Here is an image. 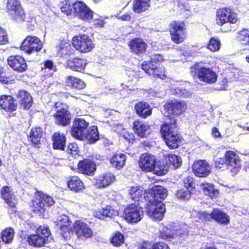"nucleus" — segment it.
<instances>
[{
	"mask_svg": "<svg viewBox=\"0 0 249 249\" xmlns=\"http://www.w3.org/2000/svg\"><path fill=\"white\" fill-rule=\"evenodd\" d=\"M170 122H166L161 126L160 131L167 146L171 149L178 147L181 141L179 136L175 131L177 127L174 118L167 116Z\"/></svg>",
	"mask_w": 249,
	"mask_h": 249,
	"instance_id": "f257e3e1",
	"label": "nucleus"
},
{
	"mask_svg": "<svg viewBox=\"0 0 249 249\" xmlns=\"http://www.w3.org/2000/svg\"><path fill=\"white\" fill-rule=\"evenodd\" d=\"M192 69L195 70L196 75L200 81L211 84L217 81V74L210 68L202 67L197 64L193 66Z\"/></svg>",
	"mask_w": 249,
	"mask_h": 249,
	"instance_id": "f03ea898",
	"label": "nucleus"
},
{
	"mask_svg": "<svg viewBox=\"0 0 249 249\" xmlns=\"http://www.w3.org/2000/svg\"><path fill=\"white\" fill-rule=\"evenodd\" d=\"M142 208L136 204H132L126 207L123 213L124 218L128 223H136L142 218Z\"/></svg>",
	"mask_w": 249,
	"mask_h": 249,
	"instance_id": "7ed1b4c3",
	"label": "nucleus"
},
{
	"mask_svg": "<svg viewBox=\"0 0 249 249\" xmlns=\"http://www.w3.org/2000/svg\"><path fill=\"white\" fill-rule=\"evenodd\" d=\"M170 33L173 41L177 44L182 42L186 37L184 23L181 21H172Z\"/></svg>",
	"mask_w": 249,
	"mask_h": 249,
	"instance_id": "20e7f679",
	"label": "nucleus"
},
{
	"mask_svg": "<svg viewBox=\"0 0 249 249\" xmlns=\"http://www.w3.org/2000/svg\"><path fill=\"white\" fill-rule=\"evenodd\" d=\"M72 43L77 51L83 53L90 52L94 47L91 39L86 35H81L73 37Z\"/></svg>",
	"mask_w": 249,
	"mask_h": 249,
	"instance_id": "39448f33",
	"label": "nucleus"
},
{
	"mask_svg": "<svg viewBox=\"0 0 249 249\" xmlns=\"http://www.w3.org/2000/svg\"><path fill=\"white\" fill-rule=\"evenodd\" d=\"M55 223L59 229L60 233L64 239L65 240L70 239L73 234V232L71 228V221L69 217L65 214L59 215Z\"/></svg>",
	"mask_w": 249,
	"mask_h": 249,
	"instance_id": "423d86ee",
	"label": "nucleus"
},
{
	"mask_svg": "<svg viewBox=\"0 0 249 249\" xmlns=\"http://www.w3.org/2000/svg\"><path fill=\"white\" fill-rule=\"evenodd\" d=\"M216 20L218 25L223 26L228 23H236L238 21V17L237 14L231 9L223 8L217 11Z\"/></svg>",
	"mask_w": 249,
	"mask_h": 249,
	"instance_id": "0eeeda50",
	"label": "nucleus"
},
{
	"mask_svg": "<svg viewBox=\"0 0 249 249\" xmlns=\"http://www.w3.org/2000/svg\"><path fill=\"white\" fill-rule=\"evenodd\" d=\"M142 68L150 76L163 79L165 77V68L163 67H157L155 61H144Z\"/></svg>",
	"mask_w": 249,
	"mask_h": 249,
	"instance_id": "6e6552de",
	"label": "nucleus"
},
{
	"mask_svg": "<svg viewBox=\"0 0 249 249\" xmlns=\"http://www.w3.org/2000/svg\"><path fill=\"white\" fill-rule=\"evenodd\" d=\"M54 201L53 198L46 194L39 193L36 195L33 201L34 211L36 213H43L46 207L53 205Z\"/></svg>",
	"mask_w": 249,
	"mask_h": 249,
	"instance_id": "1a4fd4ad",
	"label": "nucleus"
},
{
	"mask_svg": "<svg viewBox=\"0 0 249 249\" xmlns=\"http://www.w3.org/2000/svg\"><path fill=\"white\" fill-rule=\"evenodd\" d=\"M74 15L77 16L79 18L83 20L91 22L93 17H95L94 14L85 3L80 1H78L73 4Z\"/></svg>",
	"mask_w": 249,
	"mask_h": 249,
	"instance_id": "9d476101",
	"label": "nucleus"
},
{
	"mask_svg": "<svg viewBox=\"0 0 249 249\" xmlns=\"http://www.w3.org/2000/svg\"><path fill=\"white\" fill-rule=\"evenodd\" d=\"M42 43L36 36H29L23 41L21 49L28 54L37 52L42 48Z\"/></svg>",
	"mask_w": 249,
	"mask_h": 249,
	"instance_id": "9b49d317",
	"label": "nucleus"
},
{
	"mask_svg": "<svg viewBox=\"0 0 249 249\" xmlns=\"http://www.w3.org/2000/svg\"><path fill=\"white\" fill-rule=\"evenodd\" d=\"M89 123L82 118L75 119L71 130V135L76 139L84 141Z\"/></svg>",
	"mask_w": 249,
	"mask_h": 249,
	"instance_id": "f8f14e48",
	"label": "nucleus"
},
{
	"mask_svg": "<svg viewBox=\"0 0 249 249\" xmlns=\"http://www.w3.org/2000/svg\"><path fill=\"white\" fill-rule=\"evenodd\" d=\"M150 200L147 206V214L152 219L160 221L163 217L166 209L161 203H154Z\"/></svg>",
	"mask_w": 249,
	"mask_h": 249,
	"instance_id": "ddd939ff",
	"label": "nucleus"
},
{
	"mask_svg": "<svg viewBox=\"0 0 249 249\" xmlns=\"http://www.w3.org/2000/svg\"><path fill=\"white\" fill-rule=\"evenodd\" d=\"M6 8L13 18L17 21H24L25 13L18 0H8Z\"/></svg>",
	"mask_w": 249,
	"mask_h": 249,
	"instance_id": "4468645a",
	"label": "nucleus"
},
{
	"mask_svg": "<svg viewBox=\"0 0 249 249\" xmlns=\"http://www.w3.org/2000/svg\"><path fill=\"white\" fill-rule=\"evenodd\" d=\"M7 63L11 68L19 72L25 71L27 68L24 58L20 55H15L9 56Z\"/></svg>",
	"mask_w": 249,
	"mask_h": 249,
	"instance_id": "2eb2a0df",
	"label": "nucleus"
},
{
	"mask_svg": "<svg viewBox=\"0 0 249 249\" xmlns=\"http://www.w3.org/2000/svg\"><path fill=\"white\" fill-rule=\"evenodd\" d=\"M187 107V104L183 101H173L164 106V109L169 114L178 116L184 112Z\"/></svg>",
	"mask_w": 249,
	"mask_h": 249,
	"instance_id": "dca6fc26",
	"label": "nucleus"
},
{
	"mask_svg": "<svg viewBox=\"0 0 249 249\" xmlns=\"http://www.w3.org/2000/svg\"><path fill=\"white\" fill-rule=\"evenodd\" d=\"M193 171L196 176L199 177H205L211 173V168L205 160H199L194 162Z\"/></svg>",
	"mask_w": 249,
	"mask_h": 249,
	"instance_id": "f3484780",
	"label": "nucleus"
},
{
	"mask_svg": "<svg viewBox=\"0 0 249 249\" xmlns=\"http://www.w3.org/2000/svg\"><path fill=\"white\" fill-rule=\"evenodd\" d=\"M224 157L228 166L232 167V172L236 174L241 168V160L238 155L233 151L229 150L225 153Z\"/></svg>",
	"mask_w": 249,
	"mask_h": 249,
	"instance_id": "a211bd4d",
	"label": "nucleus"
},
{
	"mask_svg": "<svg viewBox=\"0 0 249 249\" xmlns=\"http://www.w3.org/2000/svg\"><path fill=\"white\" fill-rule=\"evenodd\" d=\"M74 230L78 238H88L92 235V231L85 222L77 220L73 225Z\"/></svg>",
	"mask_w": 249,
	"mask_h": 249,
	"instance_id": "6ab92c4d",
	"label": "nucleus"
},
{
	"mask_svg": "<svg viewBox=\"0 0 249 249\" xmlns=\"http://www.w3.org/2000/svg\"><path fill=\"white\" fill-rule=\"evenodd\" d=\"M156 163L155 158L153 155L148 153H144L140 157L139 165L142 170L146 172L152 171Z\"/></svg>",
	"mask_w": 249,
	"mask_h": 249,
	"instance_id": "aec40b11",
	"label": "nucleus"
},
{
	"mask_svg": "<svg viewBox=\"0 0 249 249\" xmlns=\"http://www.w3.org/2000/svg\"><path fill=\"white\" fill-rule=\"evenodd\" d=\"M128 46L131 52L139 54L145 52L147 45L142 39L136 38L129 42Z\"/></svg>",
	"mask_w": 249,
	"mask_h": 249,
	"instance_id": "412c9836",
	"label": "nucleus"
},
{
	"mask_svg": "<svg viewBox=\"0 0 249 249\" xmlns=\"http://www.w3.org/2000/svg\"><path fill=\"white\" fill-rule=\"evenodd\" d=\"M133 129L135 133L140 137H146L150 134V126L148 124L139 120L133 123Z\"/></svg>",
	"mask_w": 249,
	"mask_h": 249,
	"instance_id": "4be33fe9",
	"label": "nucleus"
},
{
	"mask_svg": "<svg viewBox=\"0 0 249 249\" xmlns=\"http://www.w3.org/2000/svg\"><path fill=\"white\" fill-rule=\"evenodd\" d=\"M57 55L60 57H67L73 53L72 49L69 41L65 39L61 40L59 45L56 47Z\"/></svg>",
	"mask_w": 249,
	"mask_h": 249,
	"instance_id": "5701e85b",
	"label": "nucleus"
},
{
	"mask_svg": "<svg viewBox=\"0 0 249 249\" xmlns=\"http://www.w3.org/2000/svg\"><path fill=\"white\" fill-rule=\"evenodd\" d=\"M86 65V61L79 58L70 59L66 62V68H70L72 71L83 72Z\"/></svg>",
	"mask_w": 249,
	"mask_h": 249,
	"instance_id": "b1692460",
	"label": "nucleus"
},
{
	"mask_svg": "<svg viewBox=\"0 0 249 249\" xmlns=\"http://www.w3.org/2000/svg\"><path fill=\"white\" fill-rule=\"evenodd\" d=\"M54 118L57 124L65 126L70 123V113L68 110L64 108L57 110Z\"/></svg>",
	"mask_w": 249,
	"mask_h": 249,
	"instance_id": "393cba45",
	"label": "nucleus"
},
{
	"mask_svg": "<svg viewBox=\"0 0 249 249\" xmlns=\"http://www.w3.org/2000/svg\"><path fill=\"white\" fill-rule=\"evenodd\" d=\"M78 167L80 172L87 175H93L96 170L95 164L89 160L79 161Z\"/></svg>",
	"mask_w": 249,
	"mask_h": 249,
	"instance_id": "a878e982",
	"label": "nucleus"
},
{
	"mask_svg": "<svg viewBox=\"0 0 249 249\" xmlns=\"http://www.w3.org/2000/svg\"><path fill=\"white\" fill-rule=\"evenodd\" d=\"M118 214V211L110 206H107L104 209L96 210L93 213L95 217L101 219H105L107 217L113 218Z\"/></svg>",
	"mask_w": 249,
	"mask_h": 249,
	"instance_id": "bb28decb",
	"label": "nucleus"
},
{
	"mask_svg": "<svg viewBox=\"0 0 249 249\" xmlns=\"http://www.w3.org/2000/svg\"><path fill=\"white\" fill-rule=\"evenodd\" d=\"M151 195L153 200L151 199V202H154V203H161L167 196V190L161 186H155L152 188Z\"/></svg>",
	"mask_w": 249,
	"mask_h": 249,
	"instance_id": "cd10ccee",
	"label": "nucleus"
},
{
	"mask_svg": "<svg viewBox=\"0 0 249 249\" xmlns=\"http://www.w3.org/2000/svg\"><path fill=\"white\" fill-rule=\"evenodd\" d=\"M115 180V176L111 173H107L98 176L95 179V185L98 188L107 187Z\"/></svg>",
	"mask_w": 249,
	"mask_h": 249,
	"instance_id": "c85d7f7f",
	"label": "nucleus"
},
{
	"mask_svg": "<svg viewBox=\"0 0 249 249\" xmlns=\"http://www.w3.org/2000/svg\"><path fill=\"white\" fill-rule=\"evenodd\" d=\"M0 107L5 110L13 111L16 110L17 106L13 97L2 95L0 97Z\"/></svg>",
	"mask_w": 249,
	"mask_h": 249,
	"instance_id": "c756f323",
	"label": "nucleus"
},
{
	"mask_svg": "<svg viewBox=\"0 0 249 249\" xmlns=\"http://www.w3.org/2000/svg\"><path fill=\"white\" fill-rule=\"evenodd\" d=\"M17 97L20 103L21 106L24 109L29 108L32 105V98L30 94L24 90H19Z\"/></svg>",
	"mask_w": 249,
	"mask_h": 249,
	"instance_id": "7c9ffc66",
	"label": "nucleus"
},
{
	"mask_svg": "<svg viewBox=\"0 0 249 249\" xmlns=\"http://www.w3.org/2000/svg\"><path fill=\"white\" fill-rule=\"evenodd\" d=\"M134 107L137 114L142 118H146L151 114V108L146 102H140L135 105Z\"/></svg>",
	"mask_w": 249,
	"mask_h": 249,
	"instance_id": "2f4dec72",
	"label": "nucleus"
},
{
	"mask_svg": "<svg viewBox=\"0 0 249 249\" xmlns=\"http://www.w3.org/2000/svg\"><path fill=\"white\" fill-rule=\"evenodd\" d=\"M129 195L131 198L135 201H139L142 199L143 196L146 199L144 189L140 186H133L128 189Z\"/></svg>",
	"mask_w": 249,
	"mask_h": 249,
	"instance_id": "473e14b6",
	"label": "nucleus"
},
{
	"mask_svg": "<svg viewBox=\"0 0 249 249\" xmlns=\"http://www.w3.org/2000/svg\"><path fill=\"white\" fill-rule=\"evenodd\" d=\"M66 138L60 132H57L53 136V147L55 149L63 150L65 147Z\"/></svg>",
	"mask_w": 249,
	"mask_h": 249,
	"instance_id": "72a5a7b5",
	"label": "nucleus"
},
{
	"mask_svg": "<svg viewBox=\"0 0 249 249\" xmlns=\"http://www.w3.org/2000/svg\"><path fill=\"white\" fill-rule=\"evenodd\" d=\"M211 218L223 224H227L230 221L229 216L226 213L217 209H214L211 213Z\"/></svg>",
	"mask_w": 249,
	"mask_h": 249,
	"instance_id": "f704fd0d",
	"label": "nucleus"
},
{
	"mask_svg": "<svg viewBox=\"0 0 249 249\" xmlns=\"http://www.w3.org/2000/svg\"><path fill=\"white\" fill-rule=\"evenodd\" d=\"M126 160V155L122 153L115 154L110 159V163L112 167L117 169H121L124 165Z\"/></svg>",
	"mask_w": 249,
	"mask_h": 249,
	"instance_id": "c9c22d12",
	"label": "nucleus"
},
{
	"mask_svg": "<svg viewBox=\"0 0 249 249\" xmlns=\"http://www.w3.org/2000/svg\"><path fill=\"white\" fill-rule=\"evenodd\" d=\"M69 188L72 191L77 192L84 188L83 181L77 176H71L68 182Z\"/></svg>",
	"mask_w": 249,
	"mask_h": 249,
	"instance_id": "e433bc0d",
	"label": "nucleus"
},
{
	"mask_svg": "<svg viewBox=\"0 0 249 249\" xmlns=\"http://www.w3.org/2000/svg\"><path fill=\"white\" fill-rule=\"evenodd\" d=\"M66 84L68 87L78 89H83L86 87V84L84 81L78 78L72 76L66 77Z\"/></svg>",
	"mask_w": 249,
	"mask_h": 249,
	"instance_id": "4c0bfd02",
	"label": "nucleus"
},
{
	"mask_svg": "<svg viewBox=\"0 0 249 249\" xmlns=\"http://www.w3.org/2000/svg\"><path fill=\"white\" fill-rule=\"evenodd\" d=\"M236 38L243 46H249V29H242L236 33Z\"/></svg>",
	"mask_w": 249,
	"mask_h": 249,
	"instance_id": "58836bf2",
	"label": "nucleus"
},
{
	"mask_svg": "<svg viewBox=\"0 0 249 249\" xmlns=\"http://www.w3.org/2000/svg\"><path fill=\"white\" fill-rule=\"evenodd\" d=\"M45 238L40 237L37 233L33 234L28 236L27 241L29 244L36 247H40L47 243Z\"/></svg>",
	"mask_w": 249,
	"mask_h": 249,
	"instance_id": "ea45409f",
	"label": "nucleus"
},
{
	"mask_svg": "<svg viewBox=\"0 0 249 249\" xmlns=\"http://www.w3.org/2000/svg\"><path fill=\"white\" fill-rule=\"evenodd\" d=\"M85 138L84 140L87 141L89 143H94L99 140V132L96 126L89 127L85 134Z\"/></svg>",
	"mask_w": 249,
	"mask_h": 249,
	"instance_id": "a19ab883",
	"label": "nucleus"
},
{
	"mask_svg": "<svg viewBox=\"0 0 249 249\" xmlns=\"http://www.w3.org/2000/svg\"><path fill=\"white\" fill-rule=\"evenodd\" d=\"M1 195L5 202L7 203L10 207L14 208L15 207V200L8 187L5 186L3 187L1 191Z\"/></svg>",
	"mask_w": 249,
	"mask_h": 249,
	"instance_id": "79ce46f5",
	"label": "nucleus"
},
{
	"mask_svg": "<svg viewBox=\"0 0 249 249\" xmlns=\"http://www.w3.org/2000/svg\"><path fill=\"white\" fill-rule=\"evenodd\" d=\"M150 6V0H135L133 10L135 13H140L147 10Z\"/></svg>",
	"mask_w": 249,
	"mask_h": 249,
	"instance_id": "37998d69",
	"label": "nucleus"
},
{
	"mask_svg": "<svg viewBox=\"0 0 249 249\" xmlns=\"http://www.w3.org/2000/svg\"><path fill=\"white\" fill-rule=\"evenodd\" d=\"M201 189L204 194L211 198L217 196L218 194V190L215 189L213 184L210 183H204L201 184Z\"/></svg>",
	"mask_w": 249,
	"mask_h": 249,
	"instance_id": "c03bdc74",
	"label": "nucleus"
},
{
	"mask_svg": "<svg viewBox=\"0 0 249 249\" xmlns=\"http://www.w3.org/2000/svg\"><path fill=\"white\" fill-rule=\"evenodd\" d=\"M42 129L40 127L33 128L30 133L29 138L32 142L37 144L40 142L42 136Z\"/></svg>",
	"mask_w": 249,
	"mask_h": 249,
	"instance_id": "a18cd8bd",
	"label": "nucleus"
},
{
	"mask_svg": "<svg viewBox=\"0 0 249 249\" xmlns=\"http://www.w3.org/2000/svg\"><path fill=\"white\" fill-rule=\"evenodd\" d=\"M171 92L172 94L182 98H191L193 94L191 91L187 90L186 89L180 87L172 88L171 89Z\"/></svg>",
	"mask_w": 249,
	"mask_h": 249,
	"instance_id": "49530a36",
	"label": "nucleus"
},
{
	"mask_svg": "<svg viewBox=\"0 0 249 249\" xmlns=\"http://www.w3.org/2000/svg\"><path fill=\"white\" fill-rule=\"evenodd\" d=\"M155 174L158 176H162L167 173L168 171V165L164 164L163 162L158 161L156 162L152 169Z\"/></svg>",
	"mask_w": 249,
	"mask_h": 249,
	"instance_id": "de8ad7c7",
	"label": "nucleus"
},
{
	"mask_svg": "<svg viewBox=\"0 0 249 249\" xmlns=\"http://www.w3.org/2000/svg\"><path fill=\"white\" fill-rule=\"evenodd\" d=\"M188 226L183 224L179 228L174 231L173 237L174 239L178 237L184 238L188 235Z\"/></svg>",
	"mask_w": 249,
	"mask_h": 249,
	"instance_id": "09e8293b",
	"label": "nucleus"
},
{
	"mask_svg": "<svg viewBox=\"0 0 249 249\" xmlns=\"http://www.w3.org/2000/svg\"><path fill=\"white\" fill-rule=\"evenodd\" d=\"M36 233L40 235V237L45 238V241L48 243L51 241L52 238L50 237L51 232L47 226H41L37 230Z\"/></svg>",
	"mask_w": 249,
	"mask_h": 249,
	"instance_id": "8fccbe9b",
	"label": "nucleus"
},
{
	"mask_svg": "<svg viewBox=\"0 0 249 249\" xmlns=\"http://www.w3.org/2000/svg\"><path fill=\"white\" fill-rule=\"evenodd\" d=\"M14 236V231L12 228H7L1 233V239L6 243H11Z\"/></svg>",
	"mask_w": 249,
	"mask_h": 249,
	"instance_id": "3c124183",
	"label": "nucleus"
},
{
	"mask_svg": "<svg viewBox=\"0 0 249 249\" xmlns=\"http://www.w3.org/2000/svg\"><path fill=\"white\" fill-rule=\"evenodd\" d=\"M193 215L196 216V221L204 222L210 221L211 219V213L210 214L205 212L195 211Z\"/></svg>",
	"mask_w": 249,
	"mask_h": 249,
	"instance_id": "603ef678",
	"label": "nucleus"
},
{
	"mask_svg": "<svg viewBox=\"0 0 249 249\" xmlns=\"http://www.w3.org/2000/svg\"><path fill=\"white\" fill-rule=\"evenodd\" d=\"M124 236L120 232L115 233L111 240V243L115 247H120L124 244Z\"/></svg>",
	"mask_w": 249,
	"mask_h": 249,
	"instance_id": "864d4df0",
	"label": "nucleus"
},
{
	"mask_svg": "<svg viewBox=\"0 0 249 249\" xmlns=\"http://www.w3.org/2000/svg\"><path fill=\"white\" fill-rule=\"evenodd\" d=\"M168 160L175 168L179 167L182 163L181 159L179 157L174 154H170L169 155Z\"/></svg>",
	"mask_w": 249,
	"mask_h": 249,
	"instance_id": "5fc2aeb1",
	"label": "nucleus"
},
{
	"mask_svg": "<svg viewBox=\"0 0 249 249\" xmlns=\"http://www.w3.org/2000/svg\"><path fill=\"white\" fill-rule=\"evenodd\" d=\"M73 4V3H72L71 4V2L69 1H66L61 7L62 12L66 14L67 16L74 15Z\"/></svg>",
	"mask_w": 249,
	"mask_h": 249,
	"instance_id": "6e6d98bb",
	"label": "nucleus"
},
{
	"mask_svg": "<svg viewBox=\"0 0 249 249\" xmlns=\"http://www.w3.org/2000/svg\"><path fill=\"white\" fill-rule=\"evenodd\" d=\"M220 41L214 38H212L209 41L208 48L212 52H215L219 50L220 47Z\"/></svg>",
	"mask_w": 249,
	"mask_h": 249,
	"instance_id": "4d7b16f0",
	"label": "nucleus"
},
{
	"mask_svg": "<svg viewBox=\"0 0 249 249\" xmlns=\"http://www.w3.org/2000/svg\"><path fill=\"white\" fill-rule=\"evenodd\" d=\"M215 167L216 168L224 170L228 168V165L225 158H217L214 160Z\"/></svg>",
	"mask_w": 249,
	"mask_h": 249,
	"instance_id": "13d9d810",
	"label": "nucleus"
},
{
	"mask_svg": "<svg viewBox=\"0 0 249 249\" xmlns=\"http://www.w3.org/2000/svg\"><path fill=\"white\" fill-rule=\"evenodd\" d=\"M160 236L162 239L170 240L171 239L174 238L173 232H171L170 230L167 228H163L160 231Z\"/></svg>",
	"mask_w": 249,
	"mask_h": 249,
	"instance_id": "bf43d9fd",
	"label": "nucleus"
},
{
	"mask_svg": "<svg viewBox=\"0 0 249 249\" xmlns=\"http://www.w3.org/2000/svg\"><path fill=\"white\" fill-rule=\"evenodd\" d=\"M177 196L178 198L179 199L187 200L190 198L191 194L189 190L185 191L184 190L182 189L178 191L177 193Z\"/></svg>",
	"mask_w": 249,
	"mask_h": 249,
	"instance_id": "052dcab7",
	"label": "nucleus"
},
{
	"mask_svg": "<svg viewBox=\"0 0 249 249\" xmlns=\"http://www.w3.org/2000/svg\"><path fill=\"white\" fill-rule=\"evenodd\" d=\"M121 135L125 140L129 142H131L132 141H134V134L126 130H123L121 132Z\"/></svg>",
	"mask_w": 249,
	"mask_h": 249,
	"instance_id": "680f3d73",
	"label": "nucleus"
},
{
	"mask_svg": "<svg viewBox=\"0 0 249 249\" xmlns=\"http://www.w3.org/2000/svg\"><path fill=\"white\" fill-rule=\"evenodd\" d=\"M78 151V147L75 143H71L68 145L67 152L72 156L76 155Z\"/></svg>",
	"mask_w": 249,
	"mask_h": 249,
	"instance_id": "e2e57ef3",
	"label": "nucleus"
},
{
	"mask_svg": "<svg viewBox=\"0 0 249 249\" xmlns=\"http://www.w3.org/2000/svg\"><path fill=\"white\" fill-rule=\"evenodd\" d=\"M96 16L93 17V19H91V21H92L93 24L96 27H102L103 26V25L105 24L104 21L103 20L100 18L99 16L97 14H95Z\"/></svg>",
	"mask_w": 249,
	"mask_h": 249,
	"instance_id": "0e129e2a",
	"label": "nucleus"
},
{
	"mask_svg": "<svg viewBox=\"0 0 249 249\" xmlns=\"http://www.w3.org/2000/svg\"><path fill=\"white\" fill-rule=\"evenodd\" d=\"M8 42V37L5 30L0 28V45L5 44Z\"/></svg>",
	"mask_w": 249,
	"mask_h": 249,
	"instance_id": "69168bd1",
	"label": "nucleus"
},
{
	"mask_svg": "<svg viewBox=\"0 0 249 249\" xmlns=\"http://www.w3.org/2000/svg\"><path fill=\"white\" fill-rule=\"evenodd\" d=\"M184 186L188 190L191 189L194 187V179L190 177L186 178L184 180Z\"/></svg>",
	"mask_w": 249,
	"mask_h": 249,
	"instance_id": "338daca9",
	"label": "nucleus"
},
{
	"mask_svg": "<svg viewBox=\"0 0 249 249\" xmlns=\"http://www.w3.org/2000/svg\"><path fill=\"white\" fill-rule=\"evenodd\" d=\"M154 249H170V248L165 243L160 242L155 243Z\"/></svg>",
	"mask_w": 249,
	"mask_h": 249,
	"instance_id": "774afa93",
	"label": "nucleus"
}]
</instances>
